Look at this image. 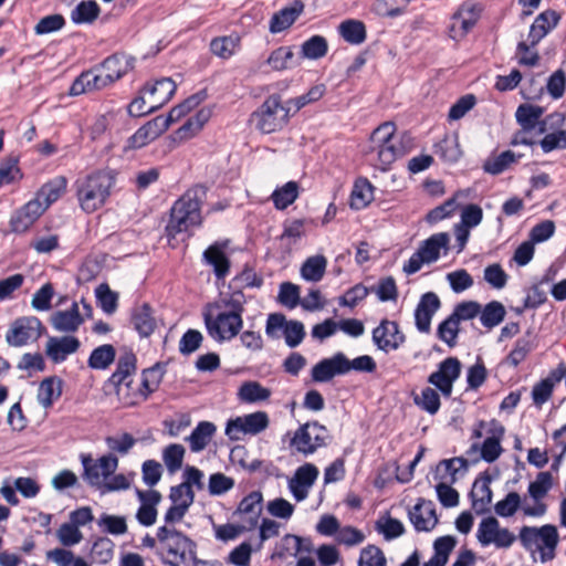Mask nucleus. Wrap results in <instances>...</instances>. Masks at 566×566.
<instances>
[{
  "label": "nucleus",
  "instance_id": "4be33fe9",
  "mask_svg": "<svg viewBox=\"0 0 566 566\" xmlns=\"http://www.w3.org/2000/svg\"><path fill=\"white\" fill-rule=\"evenodd\" d=\"M43 208L39 200H30L15 210L10 218V229L14 233H24L42 216Z\"/></svg>",
  "mask_w": 566,
  "mask_h": 566
},
{
  "label": "nucleus",
  "instance_id": "e433bc0d",
  "mask_svg": "<svg viewBox=\"0 0 566 566\" xmlns=\"http://www.w3.org/2000/svg\"><path fill=\"white\" fill-rule=\"evenodd\" d=\"M62 395V380L57 377L43 379L38 389V401L43 408H50Z\"/></svg>",
  "mask_w": 566,
  "mask_h": 566
},
{
  "label": "nucleus",
  "instance_id": "7ed1b4c3",
  "mask_svg": "<svg viewBox=\"0 0 566 566\" xmlns=\"http://www.w3.org/2000/svg\"><path fill=\"white\" fill-rule=\"evenodd\" d=\"M395 132V124L386 122L379 125L370 136L366 154L370 163L382 171L389 169L394 161L408 153V147Z\"/></svg>",
  "mask_w": 566,
  "mask_h": 566
},
{
  "label": "nucleus",
  "instance_id": "4d7b16f0",
  "mask_svg": "<svg viewBox=\"0 0 566 566\" xmlns=\"http://www.w3.org/2000/svg\"><path fill=\"white\" fill-rule=\"evenodd\" d=\"M239 399L244 402H258L266 400L271 391L258 381H247L239 389Z\"/></svg>",
  "mask_w": 566,
  "mask_h": 566
},
{
  "label": "nucleus",
  "instance_id": "9d476101",
  "mask_svg": "<svg viewBox=\"0 0 566 566\" xmlns=\"http://www.w3.org/2000/svg\"><path fill=\"white\" fill-rule=\"evenodd\" d=\"M84 469L83 479L88 485L98 490L105 479H108L118 467V459L112 454H105L94 460L91 454H81Z\"/></svg>",
  "mask_w": 566,
  "mask_h": 566
},
{
  "label": "nucleus",
  "instance_id": "e2e57ef3",
  "mask_svg": "<svg viewBox=\"0 0 566 566\" xmlns=\"http://www.w3.org/2000/svg\"><path fill=\"white\" fill-rule=\"evenodd\" d=\"M376 530L381 533L387 541H391L405 533L403 524L391 516L379 518L376 522Z\"/></svg>",
  "mask_w": 566,
  "mask_h": 566
},
{
  "label": "nucleus",
  "instance_id": "c85d7f7f",
  "mask_svg": "<svg viewBox=\"0 0 566 566\" xmlns=\"http://www.w3.org/2000/svg\"><path fill=\"white\" fill-rule=\"evenodd\" d=\"M83 323L78 304L73 302L66 311H57L51 316V324L57 332L73 333L78 329Z\"/></svg>",
  "mask_w": 566,
  "mask_h": 566
},
{
  "label": "nucleus",
  "instance_id": "20e7f679",
  "mask_svg": "<svg viewBox=\"0 0 566 566\" xmlns=\"http://www.w3.org/2000/svg\"><path fill=\"white\" fill-rule=\"evenodd\" d=\"M116 181L114 170H97L75 182L76 197L80 207L86 213H92L102 208Z\"/></svg>",
  "mask_w": 566,
  "mask_h": 566
},
{
  "label": "nucleus",
  "instance_id": "052dcab7",
  "mask_svg": "<svg viewBox=\"0 0 566 566\" xmlns=\"http://www.w3.org/2000/svg\"><path fill=\"white\" fill-rule=\"evenodd\" d=\"M415 403L430 415H434L440 409V396L437 390L426 387L421 394L413 398Z\"/></svg>",
  "mask_w": 566,
  "mask_h": 566
},
{
  "label": "nucleus",
  "instance_id": "6ab92c4d",
  "mask_svg": "<svg viewBox=\"0 0 566 566\" xmlns=\"http://www.w3.org/2000/svg\"><path fill=\"white\" fill-rule=\"evenodd\" d=\"M319 474L318 469L312 463L298 467L289 481V490L297 502L304 501Z\"/></svg>",
  "mask_w": 566,
  "mask_h": 566
},
{
  "label": "nucleus",
  "instance_id": "3c124183",
  "mask_svg": "<svg viewBox=\"0 0 566 566\" xmlns=\"http://www.w3.org/2000/svg\"><path fill=\"white\" fill-rule=\"evenodd\" d=\"M436 154L447 163H457L462 155L458 136H446L436 145Z\"/></svg>",
  "mask_w": 566,
  "mask_h": 566
},
{
  "label": "nucleus",
  "instance_id": "bb28decb",
  "mask_svg": "<svg viewBox=\"0 0 566 566\" xmlns=\"http://www.w3.org/2000/svg\"><path fill=\"white\" fill-rule=\"evenodd\" d=\"M226 245V242H214L202 254L205 263L212 266L218 280H224L230 272V260L224 253Z\"/></svg>",
  "mask_w": 566,
  "mask_h": 566
},
{
  "label": "nucleus",
  "instance_id": "9b49d317",
  "mask_svg": "<svg viewBox=\"0 0 566 566\" xmlns=\"http://www.w3.org/2000/svg\"><path fill=\"white\" fill-rule=\"evenodd\" d=\"M270 423L265 411H255L249 415L230 419L227 422L224 433L233 441H238L242 436H256L264 431Z\"/></svg>",
  "mask_w": 566,
  "mask_h": 566
},
{
  "label": "nucleus",
  "instance_id": "2eb2a0df",
  "mask_svg": "<svg viewBox=\"0 0 566 566\" xmlns=\"http://www.w3.org/2000/svg\"><path fill=\"white\" fill-rule=\"evenodd\" d=\"M405 342L406 336L395 321L385 318L373 329V343L385 353L399 349Z\"/></svg>",
  "mask_w": 566,
  "mask_h": 566
},
{
  "label": "nucleus",
  "instance_id": "c9c22d12",
  "mask_svg": "<svg viewBox=\"0 0 566 566\" xmlns=\"http://www.w3.org/2000/svg\"><path fill=\"white\" fill-rule=\"evenodd\" d=\"M217 427L210 421H200L187 438L192 452L202 451L211 441Z\"/></svg>",
  "mask_w": 566,
  "mask_h": 566
},
{
  "label": "nucleus",
  "instance_id": "a211bd4d",
  "mask_svg": "<svg viewBox=\"0 0 566 566\" xmlns=\"http://www.w3.org/2000/svg\"><path fill=\"white\" fill-rule=\"evenodd\" d=\"M347 356L338 352L313 366L311 376L315 382H328L335 376L346 375Z\"/></svg>",
  "mask_w": 566,
  "mask_h": 566
},
{
  "label": "nucleus",
  "instance_id": "423d86ee",
  "mask_svg": "<svg viewBox=\"0 0 566 566\" xmlns=\"http://www.w3.org/2000/svg\"><path fill=\"white\" fill-rule=\"evenodd\" d=\"M558 539L557 528L551 524L541 527L523 526L520 531V541L524 548L533 551L535 547L542 563L554 559Z\"/></svg>",
  "mask_w": 566,
  "mask_h": 566
},
{
  "label": "nucleus",
  "instance_id": "412c9836",
  "mask_svg": "<svg viewBox=\"0 0 566 566\" xmlns=\"http://www.w3.org/2000/svg\"><path fill=\"white\" fill-rule=\"evenodd\" d=\"M176 92V84L169 77H163L156 80L149 87H144V105L148 104V113L155 112L156 109L164 106Z\"/></svg>",
  "mask_w": 566,
  "mask_h": 566
},
{
  "label": "nucleus",
  "instance_id": "37998d69",
  "mask_svg": "<svg viewBox=\"0 0 566 566\" xmlns=\"http://www.w3.org/2000/svg\"><path fill=\"white\" fill-rule=\"evenodd\" d=\"M240 48V36L237 34H230L219 36L210 42L211 52L223 60L230 59L237 53Z\"/></svg>",
  "mask_w": 566,
  "mask_h": 566
},
{
  "label": "nucleus",
  "instance_id": "6e6d98bb",
  "mask_svg": "<svg viewBox=\"0 0 566 566\" xmlns=\"http://www.w3.org/2000/svg\"><path fill=\"white\" fill-rule=\"evenodd\" d=\"M505 307L497 301H492L481 308L480 321L489 329L497 326L505 317Z\"/></svg>",
  "mask_w": 566,
  "mask_h": 566
},
{
  "label": "nucleus",
  "instance_id": "cd10ccee",
  "mask_svg": "<svg viewBox=\"0 0 566 566\" xmlns=\"http://www.w3.org/2000/svg\"><path fill=\"white\" fill-rule=\"evenodd\" d=\"M558 21L559 15L555 11L547 10L538 14L528 32L527 41L531 45L536 46L557 25Z\"/></svg>",
  "mask_w": 566,
  "mask_h": 566
},
{
  "label": "nucleus",
  "instance_id": "393cba45",
  "mask_svg": "<svg viewBox=\"0 0 566 566\" xmlns=\"http://www.w3.org/2000/svg\"><path fill=\"white\" fill-rule=\"evenodd\" d=\"M81 346L74 336L49 337L45 346L46 356L55 364L64 361L69 355L74 354Z\"/></svg>",
  "mask_w": 566,
  "mask_h": 566
},
{
  "label": "nucleus",
  "instance_id": "a18cd8bd",
  "mask_svg": "<svg viewBox=\"0 0 566 566\" xmlns=\"http://www.w3.org/2000/svg\"><path fill=\"white\" fill-rule=\"evenodd\" d=\"M185 454L186 449L179 443H171L164 448L161 458L170 475H174L182 468Z\"/></svg>",
  "mask_w": 566,
  "mask_h": 566
},
{
  "label": "nucleus",
  "instance_id": "c756f323",
  "mask_svg": "<svg viewBox=\"0 0 566 566\" xmlns=\"http://www.w3.org/2000/svg\"><path fill=\"white\" fill-rule=\"evenodd\" d=\"M210 117L211 111L209 108H200L174 133V139L178 142H185L192 138L202 129Z\"/></svg>",
  "mask_w": 566,
  "mask_h": 566
},
{
  "label": "nucleus",
  "instance_id": "72a5a7b5",
  "mask_svg": "<svg viewBox=\"0 0 566 566\" xmlns=\"http://www.w3.org/2000/svg\"><path fill=\"white\" fill-rule=\"evenodd\" d=\"M303 3L294 1L291 7L284 8L275 13L270 21V31L279 33L291 27L303 11Z\"/></svg>",
  "mask_w": 566,
  "mask_h": 566
},
{
  "label": "nucleus",
  "instance_id": "f704fd0d",
  "mask_svg": "<svg viewBox=\"0 0 566 566\" xmlns=\"http://www.w3.org/2000/svg\"><path fill=\"white\" fill-rule=\"evenodd\" d=\"M489 484V476H485L482 481L476 480L470 493L472 507L479 515L484 514L492 502V490Z\"/></svg>",
  "mask_w": 566,
  "mask_h": 566
},
{
  "label": "nucleus",
  "instance_id": "f257e3e1",
  "mask_svg": "<svg viewBox=\"0 0 566 566\" xmlns=\"http://www.w3.org/2000/svg\"><path fill=\"white\" fill-rule=\"evenodd\" d=\"M172 525L165 524L159 527L156 537L144 536V546L156 548L164 563L169 566H206V562L196 557V543Z\"/></svg>",
  "mask_w": 566,
  "mask_h": 566
},
{
  "label": "nucleus",
  "instance_id": "338daca9",
  "mask_svg": "<svg viewBox=\"0 0 566 566\" xmlns=\"http://www.w3.org/2000/svg\"><path fill=\"white\" fill-rule=\"evenodd\" d=\"M358 566H387V562L379 547L368 545L360 552Z\"/></svg>",
  "mask_w": 566,
  "mask_h": 566
},
{
  "label": "nucleus",
  "instance_id": "864d4df0",
  "mask_svg": "<svg viewBox=\"0 0 566 566\" xmlns=\"http://www.w3.org/2000/svg\"><path fill=\"white\" fill-rule=\"evenodd\" d=\"M328 44L324 36L313 35L301 45V57L318 60L326 55Z\"/></svg>",
  "mask_w": 566,
  "mask_h": 566
},
{
  "label": "nucleus",
  "instance_id": "4468645a",
  "mask_svg": "<svg viewBox=\"0 0 566 566\" xmlns=\"http://www.w3.org/2000/svg\"><path fill=\"white\" fill-rule=\"evenodd\" d=\"M481 14V8L473 1L463 2L453 13L449 27V34L453 40L464 38L475 25Z\"/></svg>",
  "mask_w": 566,
  "mask_h": 566
},
{
  "label": "nucleus",
  "instance_id": "69168bd1",
  "mask_svg": "<svg viewBox=\"0 0 566 566\" xmlns=\"http://www.w3.org/2000/svg\"><path fill=\"white\" fill-rule=\"evenodd\" d=\"M97 524L103 527L104 532L112 535H122L127 531L126 520L123 516L103 513L99 516Z\"/></svg>",
  "mask_w": 566,
  "mask_h": 566
},
{
  "label": "nucleus",
  "instance_id": "0eeeda50",
  "mask_svg": "<svg viewBox=\"0 0 566 566\" xmlns=\"http://www.w3.org/2000/svg\"><path fill=\"white\" fill-rule=\"evenodd\" d=\"M213 310H221V304H213L203 314L205 325L208 334L216 342H227L234 338L243 326L242 317L237 313L219 311L213 314Z\"/></svg>",
  "mask_w": 566,
  "mask_h": 566
},
{
  "label": "nucleus",
  "instance_id": "774afa93",
  "mask_svg": "<svg viewBox=\"0 0 566 566\" xmlns=\"http://www.w3.org/2000/svg\"><path fill=\"white\" fill-rule=\"evenodd\" d=\"M539 146L542 150L547 154L556 149H566V130L559 129L546 134L541 140Z\"/></svg>",
  "mask_w": 566,
  "mask_h": 566
},
{
  "label": "nucleus",
  "instance_id": "2f4dec72",
  "mask_svg": "<svg viewBox=\"0 0 566 566\" xmlns=\"http://www.w3.org/2000/svg\"><path fill=\"white\" fill-rule=\"evenodd\" d=\"M449 241L450 237L447 232H439L423 241L418 250L427 263H432L439 259L441 250L447 254Z\"/></svg>",
  "mask_w": 566,
  "mask_h": 566
},
{
  "label": "nucleus",
  "instance_id": "5701e85b",
  "mask_svg": "<svg viewBox=\"0 0 566 566\" xmlns=\"http://www.w3.org/2000/svg\"><path fill=\"white\" fill-rule=\"evenodd\" d=\"M137 369V357L136 355L125 349L118 357L116 364V370L109 377V382L117 387L119 394L120 387H129L133 381V376Z\"/></svg>",
  "mask_w": 566,
  "mask_h": 566
},
{
  "label": "nucleus",
  "instance_id": "0e129e2a",
  "mask_svg": "<svg viewBox=\"0 0 566 566\" xmlns=\"http://www.w3.org/2000/svg\"><path fill=\"white\" fill-rule=\"evenodd\" d=\"M305 235V223L301 219L284 222L281 240L289 245L296 244Z\"/></svg>",
  "mask_w": 566,
  "mask_h": 566
},
{
  "label": "nucleus",
  "instance_id": "79ce46f5",
  "mask_svg": "<svg viewBox=\"0 0 566 566\" xmlns=\"http://www.w3.org/2000/svg\"><path fill=\"white\" fill-rule=\"evenodd\" d=\"M460 470H467V460L463 458L446 459L439 462L433 473L437 481L455 482L457 473Z\"/></svg>",
  "mask_w": 566,
  "mask_h": 566
},
{
  "label": "nucleus",
  "instance_id": "f3484780",
  "mask_svg": "<svg viewBox=\"0 0 566 566\" xmlns=\"http://www.w3.org/2000/svg\"><path fill=\"white\" fill-rule=\"evenodd\" d=\"M480 427H486V433L489 434L480 448L481 458L485 462L492 463L503 452L501 441L504 437L505 429L501 422L494 419L490 422L480 421Z\"/></svg>",
  "mask_w": 566,
  "mask_h": 566
},
{
  "label": "nucleus",
  "instance_id": "8fccbe9b",
  "mask_svg": "<svg viewBox=\"0 0 566 566\" xmlns=\"http://www.w3.org/2000/svg\"><path fill=\"white\" fill-rule=\"evenodd\" d=\"M340 36L350 44H360L366 39V28L361 21L348 19L338 25Z\"/></svg>",
  "mask_w": 566,
  "mask_h": 566
},
{
  "label": "nucleus",
  "instance_id": "aec40b11",
  "mask_svg": "<svg viewBox=\"0 0 566 566\" xmlns=\"http://www.w3.org/2000/svg\"><path fill=\"white\" fill-rule=\"evenodd\" d=\"M408 517L417 532H431L439 522L433 502L424 499L409 510Z\"/></svg>",
  "mask_w": 566,
  "mask_h": 566
},
{
  "label": "nucleus",
  "instance_id": "7c9ffc66",
  "mask_svg": "<svg viewBox=\"0 0 566 566\" xmlns=\"http://www.w3.org/2000/svg\"><path fill=\"white\" fill-rule=\"evenodd\" d=\"M66 185L67 180L65 177L56 176L39 189L33 200H39L43 211H45L65 192Z\"/></svg>",
  "mask_w": 566,
  "mask_h": 566
},
{
  "label": "nucleus",
  "instance_id": "603ef678",
  "mask_svg": "<svg viewBox=\"0 0 566 566\" xmlns=\"http://www.w3.org/2000/svg\"><path fill=\"white\" fill-rule=\"evenodd\" d=\"M298 196V186L295 181H289L284 186L276 188L271 198L274 207L283 210L292 205Z\"/></svg>",
  "mask_w": 566,
  "mask_h": 566
},
{
  "label": "nucleus",
  "instance_id": "f8f14e48",
  "mask_svg": "<svg viewBox=\"0 0 566 566\" xmlns=\"http://www.w3.org/2000/svg\"><path fill=\"white\" fill-rule=\"evenodd\" d=\"M476 538L482 546L493 544L497 548H509L516 539L515 535L507 528H502L493 516L485 517L480 522Z\"/></svg>",
  "mask_w": 566,
  "mask_h": 566
},
{
  "label": "nucleus",
  "instance_id": "b1692460",
  "mask_svg": "<svg viewBox=\"0 0 566 566\" xmlns=\"http://www.w3.org/2000/svg\"><path fill=\"white\" fill-rule=\"evenodd\" d=\"M111 85L107 75H103L98 67L83 72L70 87V95L77 96L87 92L99 91Z\"/></svg>",
  "mask_w": 566,
  "mask_h": 566
},
{
  "label": "nucleus",
  "instance_id": "49530a36",
  "mask_svg": "<svg viewBox=\"0 0 566 566\" xmlns=\"http://www.w3.org/2000/svg\"><path fill=\"white\" fill-rule=\"evenodd\" d=\"M544 108L533 104H521L515 112V119L520 127L537 128Z\"/></svg>",
  "mask_w": 566,
  "mask_h": 566
},
{
  "label": "nucleus",
  "instance_id": "a19ab883",
  "mask_svg": "<svg viewBox=\"0 0 566 566\" xmlns=\"http://www.w3.org/2000/svg\"><path fill=\"white\" fill-rule=\"evenodd\" d=\"M374 199V186L366 178H358L350 195V207L356 210L366 208Z\"/></svg>",
  "mask_w": 566,
  "mask_h": 566
},
{
  "label": "nucleus",
  "instance_id": "09e8293b",
  "mask_svg": "<svg viewBox=\"0 0 566 566\" xmlns=\"http://www.w3.org/2000/svg\"><path fill=\"white\" fill-rule=\"evenodd\" d=\"M116 350L113 345L105 344L96 347L91 353L87 364L92 369L104 370L115 360Z\"/></svg>",
  "mask_w": 566,
  "mask_h": 566
},
{
  "label": "nucleus",
  "instance_id": "4c0bfd02",
  "mask_svg": "<svg viewBox=\"0 0 566 566\" xmlns=\"http://www.w3.org/2000/svg\"><path fill=\"white\" fill-rule=\"evenodd\" d=\"M129 61L125 55H112L104 60V62L97 66L103 75H107V81L113 84L119 80L128 70Z\"/></svg>",
  "mask_w": 566,
  "mask_h": 566
},
{
  "label": "nucleus",
  "instance_id": "c03bdc74",
  "mask_svg": "<svg viewBox=\"0 0 566 566\" xmlns=\"http://www.w3.org/2000/svg\"><path fill=\"white\" fill-rule=\"evenodd\" d=\"M327 260L323 255L307 258L301 266V276L307 282H319L326 271Z\"/></svg>",
  "mask_w": 566,
  "mask_h": 566
},
{
  "label": "nucleus",
  "instance_id": "dca6fc26",
  "mask_svg": "<svg viewBox=\"0 0 566 566\" xmlns=\"http://www.w3.org/2000/svg\"><path fill=\"white\" fill-rule=\"evenodd\" d=\"M195 496L193 490H188L180 483L171 486L168 495L171 505L165 514V523L175 524L180 522L187 514L189 507L193 504Z\"/></svg>",
  "mask_w": 566,
  "mask_h": 566
},
{
  "label": "nucleus",
  "instance_id": "58836bf2",
  "mask_svg": "<svg viewBox=\"0 0 566 566\" xmlns=\"http://www.w3.org/2000/svg\"><path fill=\"white\" fill-rule=\"evenodd\" d=\"M522 157V155H516L512 150H505L496 156L489 157L483 163V170L486 174L496 176L509 169L513 164L517 163V160Z\"/></svg>",
  "mask_w": 566,
  "mask_h": 566
},
{
  "label": "nucleus",
  "instance_id": "ddd939ff",
  "mask_svg": "<svg viewBox=\"0 0 566 566\" xmlns=\"http://www.w3.org/2000/svg\"><path fill=\"white\" fill-rule=\"evenodd\" d=\"M461 363L457 357L443 359L438 369L428 377V382L434 386L443 397L450 398L453 384L461 375Z\"/></svg>",
  "mask_w": 566,
  "mask_h": 566
},
{
  "label": "nucleus",
  "instance_id": "39448f33",
  "mask_svg": "<svg viewBox=\"0 0 566 566\" xmlns=\"http://www.w3.org/2000/svg\"><path fill=\"white\" fill-rule=\"evenodd\" d=\"M290 111L280 95L272 94L251 114L250 123L262 134H272L287 125Z\"/></svg>",
  "mask_w": 566,
  "mask_h": 566
},
{
  "label": "nucleus",
  "instance_id": "680f3d73",
  "mask_svg": "<svg viewBox=\"0 0 566 566\" xmlns=\"http://www.w3.org/2000/svg\"><path fill=\"white\" fill-rule=\"evenodd\" d=\"M553 486V476L551 472H539L535 479V481L531 482L528 485V493L532 499L536 502L541 501L546 496L548 491Z\"/></svg>",
  "mask_w": 566,
  "mask_h": 566
},
{
  "label": "nucleus",
  "instance_id": "6e6552de",
  "mask_svg": "<svg viewBox=\"0 0 566 566\" xmlns=\"http://www.w3.org/2000/svg\"><path fill=\"white\" fill-rule=\"evenodd\" d=\"M328 437V430L325 426L317 421L306 422L294 432L291 447L296 452L307 457L326 446Z\"/></svg>",
  "mask_w": 566,
  "mask_h": 566
},
{
  "label": "nucleus",
  "instance_id": "13d9d810",
  "mask_svg": "<svg viewBox=\"0 0 566 566\" xmlns=\"http://www.w3.org/2000/svg\"><path fill=\"white\" fill-rule=\"evenodd\" d=\"M95 296L97 305L105 314L112 315L116 312L118 305V295L109 289L108 284H99L95 289Z\"/></svg>",
  "mask_w": 566,
  "mask_h": 566
},
{
  "label": "nucleus",
  "instance_id": "1a4fd4ad",
  "mask_svg": "<svg viewBox=\"0 0 566 566\" xmlns=\"http://www.w3.org/2000/svg\"><path fill=\"white\" fill-rule=\"evenodd\" d=\"M44 331L35 316H22L14 319L6 333V342L11 347H22L36 342Z\"/></svg>",
  "mask_w": 566,
  "mask_h": 566
},
{
  "label": "nucleus",
  "instance_id": "ea45409f",
  "mask_svg": "<svg viewBox=\"0 0 566 566\" xmlns=\"http://www.w3.org/2000/svg\"><path fill=\"white\" fill-rule=\"evenodd\" d=\"M412 0H374L370 11L380 18H396L406 12Z\"/></svg>",
  "mask_w": 566,
  "mask_h": 566
},
{
  "label": "nucleus",
  "instance_id": "de8ad7c7",
  "mask_svg": "<svg viewBox=\"0 0 566 566\" xmlns=\"http://www.w3.org/2000/svg\"><path fill=\"white\" fill-rule=\"evenodd\" d=\"M274 71L292 69L300 64L291 46H280L274 50L266 60Z\"/></svg>",
  "mask_w": 566,
  "mask_h": 566
},
{
  "label": "nucleus",
  "instance_id": "bf43d9fd",
  "mask_svg": "<svg viewBox=\"0 0 566 566\" xmlns=\"http://www.w3.org/2000/svg\"><path fill=\"white\" fill-rule=\"evenodd\" d=\"M461 196H468V190H459L452 198L430 210L427 214V221L429 223H436L450 217L457 209V198Z\"/></svg>",
  "mask_w": 566,
  "mask_h": 566
},
{
  "label": "nucleus",
  "instance_id": "a878e982",
  "mask_svg": "<svg viewBox=\"0 0 566 566\" xmlns=\"http://www.w3.org/2000/svg\"><path fill=\"white\" fill-rule=\"evenodd\" d=\"M441 303L438 295L433 292L423 294L415 311L416 326L421 333H429L431 319L439 310Z\"/></svg>",
  "mask_w": 566,
  "mask_h": 566
},
{
  "label": "nucleus",
  "instance_id": "473e14b6",
  "mask_svg": "<svg viewBox=\"0 0 566 566\" xmlns=\"http://www.w3.org/2000/svg\"><path fill=\"white\" fill-rule=\"evenodd\" d=\"M262 493L253 491L241 500L234 514L248 516L250 527H254L262 512Z\"/></svg>",
  "mask_w": 566,
  "mask_h": 566
},
{
  "label": "nucleus",
  "instance_id": "f03ea898",
  "mask_svg": "<svg viewBox=\"0 0 566 566\" xmlns=\"http://www.w3.org/2000/svg\"><path fill=\"white\" fill-rule=\"evenodd\" d=\"M205 189L201 186L186 191L172 206L170 218L166 226L168 244L176 248L189 237L193 227L201 224V203Z\"/></svg>",
  "mask_w": 566,
  "mask_h": 566
},
{
  "label": "nucleus",
  "instance_id": "5fc2aeb1",
  "mask_svg": "<svg viewBox=\"0 0 566 566\" xmlns=\"http://www.w3.org/2000/svg\"><path fill=\"white\" fill-rule=\"evenodd\" d=\"M99 14V7L93 0L81 1L71 12V19L76 24L92 23Z\"/></svg>",
  "mask_w": 566,
  "mask_h": 566
}]
</instances>
